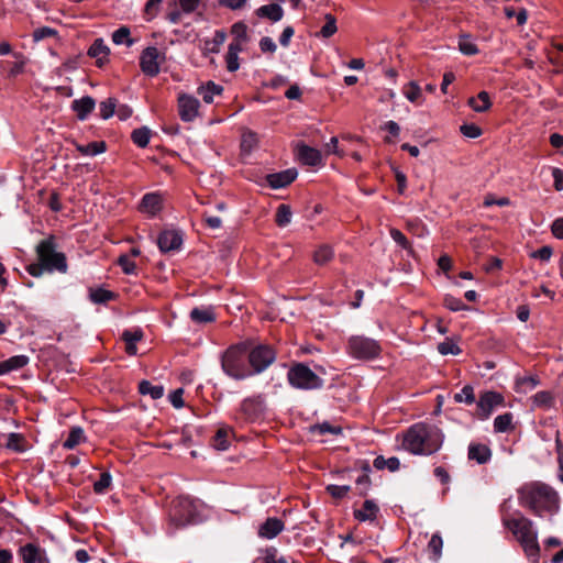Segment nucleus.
Instances as JSON below:
<instances>
[{
	"instance_id": "obj_25",
	"label": "nucleus",
	"mask_w": 563,
	"mask_h": 563,
	"mask_svg": "<svg viewBox=\"0 0 563 563\" xmlns=\"http://www.w3.org/2000/svg\"><path fill=\"white\" fill-rule=\"evenodd\" d=\"M467 104L476 112H486L492 107L489 93L485 90L478 92L476 97H471Z\"/></svg>"
},
{
	"instance_id": "obj_5",
	"label": "nucleus",
	"mask_w": 563,
	"mask_h": 563,
	"mask_svg": "<svg viewBox=\"0 0 563 563\" xmlns=\"http://www.w3.org/2000/svg\"><path fill=\"white\" fill-rule=\"evenodd\" d=\"M246 341L229 346L221 356L223 372L238 380L251 377Z\"/></svg>"
},
{
	"instance_id": "obj_26",
	"label": "nucleus",
	"mask_w": 563,
	"mask_h": 563,
	"mask_svg": "<svg viewBox=\"0 0 563 563\" xmlns=\"http://www.w3.org/2000/svg\"><path fill=\"white\" fill-rule=\"evenodd\" d=\"M74 145L81 155L86 156H95L107 151V143L104 141H95L87 145L75 142Z\"/></svg>"
},
{
	"instance_id": "obj_14",
	"label": "nucleus",
	"mask_w": 563,
	"mask_h": 563,
	"mask_svg": "<svg viewBox=\"0 0 563 563\" xmlns=\"http://www.w3.org/2000/svg\"><path fill=\"white\" fill-rule=\"evenodd\" d=\"M156 244L162 255L173 256L176 252V229L162 230L156 238Z\"/></svg>"
},
{
	"instance_id": "obj_52",
	"label": "nucleus",
	"mask_w": 563,
	"mask_h": 563,
	"mask_svg": "<svg viewBox=\"0 0 563 563\" xmlns=\"http://www.w3.org/2000/svg\"><path fill=\"white\" fill-rule=\"evenodd\" d=\"M443 305L451 311H461L468 309L467 306L460 299L452 295H445L443 298Z\"/></svg>"
},
{
	"instance_id": "obj_62",
	"label": "nucleus",
	"mask_w": 563,
	"mask_h": 563,
	"mask_svg": "<svg viewBox=\"0 0 563 563\" xmlns=\"http://www.w3.org/2000/svg\"><path fill=\"white\" fill-rule=\"evenodd\" d=\"M438 351L442 355H457L461 353V349L452 341L445 340L438 345Z\"/></svg>"
},
{
	"instance_id": "obj_39",
	"label": "nucleus",
	"mask_w": 563,
	"mask_h": 563,
	"mask_svg": "<svg viewBox=\"0 0 563 563\" xmlns=\"http://www.w3.org/2000/svg\"><path fill=\"white\" fill-rule=\"evenodd\" d=\"M291 209L288 205L282 203L278 206L275 214V222L278 227L285 228L291 221Z\"/></svg>"
},
{
	"instance_id": "obj_12",
	"label": "nucleus",
	"mask_w": 563,
	"mask_h": 563,
	"mask_svg": "<svg viewBox=\"0 0 563 563\" xmlns=\"http://www.w3.org/2000/svg\"><path fill=\"white\" fill-rule=\"evenodd\" d=\"M200 102L197 98L180 95L178 96V115L185 122L192 121L199 114Z\"/></svg>"
},
{
	"instance_id": "obj_21",
	"label": "nucleus",
	"mask_w": 563,
	"mask_h": 563,
	"mask_svg": "<svg viewBox=\"0 0 563 563\" xmlns=\"http://www.w3.org/2000/svg\"><path fill=\"white\" fill-rule=\"evenodd\" d=\"M189 317L191 321L196 324L211 323L217 320L214 308L211 306L196 307L190 311Z\"/></svg>"
},
{
	"instance_id": "obj_10",
	"label": "nucleus",
	"mask_w": 563,
	"mask_h": 563,
	"mask_svg": "<svg viewBox=\"0 0 563 563\" xmlns=\"http://www.w3.org/2000/svg\"><path fill=\"white\" fill-rule=\"evenodd\" d=\"M505 398L500 393L486 390L479 395L476 402V416L481 420H486L497 406H504Z\"/></svg>"
},
{
	"instance_id": "obj_29",
	"label": "nucleus",
	"mask_w": 563,
	"mask_h": 563,
	"mask_svg": "<svg viewBox=\"0 0 563 563\" xmlns=\"http://www.w3.org/2000/svg\"><path fill=\"white\" fill-rule=\"evenodd\" d=\"M531 399L534 407L544 410L551 409L555 405V397L549 390L538 391L536 395L532 396Z\"/></svg>"
},
{
	"instance_id": "obj_44",
	"label": "nucleus",
	"mask_w": 563,
	"mask_h": 563,
	"mask_svg": "<svg viewBox=\"0 0 563 563\" xmlns=\"http://www.w3.org/2000/svg\"><path fill=\"white\" fill-rule=\"evenodd\" d=\"M112 41L117 45L126 44L129 47L134 43V40L130 37V29L126 26L115 30L112 34Z\"/></svg>"
},
{
	"instance_id": "obj_49",
	"label": "nucleus",
	"mask_w": 563,
	"mask_h": 563,
	"mask_svg": "<svg viewBox=\"0 0 563 563\" xmlns=\"http://www.w3.org/2000/svg\"><path fill=\"white\" fill-rule=\"evenodd\" d=\"M231 34L233 35V40H238L240 42H249L250 37L247 35V25L243 21L235 22L231 26Z\"/></svg>"
},
{
	"instance_id": "obj_41",
	"label": "nucleus",
	"mask_w": 563,
	"mask_h": 563,
	"mask_svg": "<svg viewBox=\"0 0 563 563\" xmlns=\"http://www.w3.org/2000/svg\"><path fill=\"white\" fill-rule=\"evenodd\" d=\"M459 49L466 56H474L479 52L477 45L471 40L468 34L460 36Z\"/></svg>"
},
{
	"instance_id": "obj_32",
	"label": "nucleus",
	"mask_w": 563,
	"mask_h": 563,
	"mask_svg": "<svg viewBox=\"0 0 563 563\" xmlns=\"http://www.w3.org/2000/svg\"><path fill=\"white\" fill-rule=\"evenodd\" d=\"M514 415L511 412H505L499 415L494 420V431L498 433L509 432L515 429L512 424Z\"/></svg>"
},
{
	"instance_id": "obj_16",
	"label": "nucleus",
	"mask_w": 563,
	"mask_h": 563,
	"mask_svg": "<svg viewBox=\"0 0 563 563\" xmlns=\"http://www.w3.org/2000/svg\"><path fill=\"white\" fill-rule=\"evenodd\" d=\"M96 108V100L91 96H84L70 103V109L76 113L79 121H85Z\"/></svg>"
},
{
	"instance_id": "obj_46",
	"label": "nucleus",
	"mask_w": 563,
	"mask_h": 563,
	"mask_svg": "<svg viewBox=\"0 0 563 563\" xmlns=\"http://www.w3.org/2000/svg\"><path fill=\"white\" fill-rule=\"evenodd\" d=\"M540 385L538 376H525L516 379L517 391H527V389H533Z\"/></svg>"
},
{
	"instance_id": "obj_36",
	"label": "nucleus",
	"mask_w": 563,
	"mask_h": 563,
	"mask_svg": "<svg viewBox=\"0 0 563 563\" xmlns=\"http://www.w3.org/2000/svg\"><path fill=\"white\" fill-rule=\"evenodd\" d=\"M139 393L150 395L152 399H159L164 395V387L162 385H152L148 380H142L139 384Z\"/></svg>"
},
{
	"instance_id": "obj_33",
	"label": "nucleus",
	"mask_w": 563,
	"mask_h": 563,
	"mask_svg": "<svg viewBox=\"0 0 563 563\" xmlns=\"http://www.w3.org/2000/svg\"><path fill=\"white\" fill-rule=\"evenodd\" d=\"M5 448L14 452L22 453L26 451L27 442L23 434L12 432L8 435Z\"/></svg>"
},
{
	"instance_id": "obj_60",
	"label": "nucleus",
	"mask_w": 563,
	"mask_h": 563,
	"mask_svg": "<svg viewBox=\"0 0 563 563\" xmlns=\"http://www.w3.org/2000/svg\"><path fill=\"white\" fill-rule=\"evenodd\" d=\"M510 203L511 202H510V199L508 197L496 198L492 194L486 195L485 198H484V201H483V206L485 208H489L492 206L506 207V206H509Z\"/></svg>"
},
{
	"instance_id": "obj_43",
	"label": "nucleus",
	"mask_w": 563,
	"mask_h": 563,
	"mask_svg": "<svg viewBox=\"0 0 563 563\" xmlns=\"http://www.w3.org/2000/svg\"><path fill=\"white\" fill-rule=\"evenodd\" d=\"M402 92L405 97L413 103H417L420 101L422 97L421 88L416 81L408 82L404 89Z\"/></svg>"
},
{
	"instance_id": "obj_45",
	"label": "nucleus",
	"mask_w": 563,
	"mask_h": 563,
	"mask_svg": "<svg viewBox=\"0 0 563 563\" xmlns=\"http://www.w3.org/2000/svg\"><path fill=\"white\" fill-rule=\"evenodd\" d=\"M453 398L457 404L464 402L466 405H473L475 402L474 388L471 385H465Z\"/></svg>"
},
{
	"instance_id": "obj_11",
	"label": "nucleus",
	"mask_w": 563,
	"mask_h": 563,
	"mask_svg": "<svg viewBox=\"0 0 563 563\" xmlns=\"http://www.w3.org/2000/svg\"><path fill=\"white\" fill-rule=\"evenodd\" d=\"M159 52L156 47H146L140 56L141 70L150 77H154L159 73Z\"/></svg>"
},
{
	"instance_id": "obj_15",
	"label": "nucleus",
	"mask_w": 563,
	"mask_h": 563,
	"mask_svg": "<svg viewBox=\"0 0 563 563\" xmlns=\"http://www.w3.org/2000/svg\"><path fill=\"white\" fill-rule=\"evenodd\" d=\"M264 410V399L261 395L247 397L241 402V411L247 420L257 419Z\"/></svg>"
},
{
	"instance_id": "obj_7",
	"label": "nucleus",
	"mask_w": 563,
	"mask_h": 563,
	"mask_svg": "<svg viewBox=\"0 0 563 563\" xmlns=\"http://www.w3.org/2000/svg\"><path fill=\"white\" fill-rule=\"evenodd\" d=\"M206 518L203 501L189 495H178V528L202 523Z\"/></svg>"
},
{
	"instance_id": "obj_4",
	"label": "nucleus",
	"mask_w": 563,
	"mask_h": 563,
	"mask_svg": "<svg viewBox=\"0 0 563 563\" xmlns=\"http://www.w3.org/2000/svg\"><path fill=\"white\" fill-rule=\"evenodd\" d=\"M533 526V521L523 516L520 510H515L514 518H505V528L510 530L516 537L526 555L532 562H537L540 556V545L538 543V533Z\"/></svg>"
},
{
	"instance_id": "obj_23",
	"label": "nucleus",
	"mask_w": 563,
	"mask_h": 563,
	"mask_svg": "<svg viewBox=\"0 0 563 563\" xmlns=\"http://www.w3.org/2000/svg\"><path fill=\"white\" fill-rule=\"evenodd\" d=\"M255 14L260 18H265L273 22H278L284 16V10L279 4L271 3L264 4L256 9Z\"/></svg>"
},
{
	"instance_id": "obj_19",
	"label": "nucleus",
	"mask_w": 563,
	"mask_h": 563,
	"mask_svg": "<svg viewBox=\"0 0 563 563\" xmlns=\"http://www.w3.org/2000/svg\"><path fill=\"white\" fill-rule=\"evenodd\" d=\"M285 528L283 520L276 517L267 518L258 528V536L263 539L277 537Z\"/></svg>"
},
{
	"instance_id": "obj_48",
	"label": "nucleus",
	"mask_w": 563,
	"mask_h": 563,
	"mask_svg": "<svg viewBox=\"0 0 563 563\" xmlns=\"http://www.w3.org/2000/svg\"><path fill=\"white\" fill-rule=\"evenodd\" d=\"M324 19L325 23L321 27L319 35L324 38H329L338 31L336 19L332 14H325Z\"/></svg>"
},
{
	"instance_id": "obj_61",
	"label": "nucleus",
	"mask_w": 563,
	"mask_h": 563,
	"mask_svg": "<svg viewBox=\"0 0 563 563\" xmlns=\"http://www.w3.org/2000/svg\"><path fill=\"white\" fill-rule=\"evenodd\" d=\"M14 57L21 58L19 62L11 63V67L8 71V77L14 78L24 71L25 60L21 53H14Z\"/></svg>"
},
{
	"instance_id": "obj_57",
	"label": "nucleus",
	"mask_w": 563,
	"mask_h": 563,
	"mask_svg": "<svg viewBox=\"0 0 563 563\" xmlns=\"http://www.w3.org/2000/svg\"><path fill=\"white\" fill-rule=\"evenodd\" d=\"M262 563H288L284 556H278L276 548L271 547L265 550V554L262 558Z\"/></svg>"
},
{
	"instance_id": "obj_47",
	"label": "nucleus",
	"mask_w": 563,
	"mask_h": 563,
	"mask_svg": "<svg viewBox=\"0 0 563 563\" xmlns=\"http://www.w3.org/2000/svg\"><path fill=\"white\" fill-rule=\"evenodd\" d=\"M112 483V476L109 472H102L98 481L93 484V492L96 494H104L108 492Z\"/></svg>"
},
{
	"instance_id": "obj_2",
	"label": "nucleus",
	"mask_w": 563,
	"mask_h": 563,
	"mask_svg": "<svg viewBox=\"0 0 563 563\" xmlns=\"http://www.w3.org/2000/svg\"><path fill=\"white\" fill-rule=\"evenodd\" d=\"M37 263L26 266V272L33 277H41L45 272L66 274L68 271L67 257L58 251L56 238H48L38 242L35 247Z\"/></svg>"
},
{
	"instance_id": "obj_42",
	"label": "nucleus",
	"mask_w": 563,
	"mask_h": 563,
	"mask_svg": "<svg viewBox=\"0 0 563 563\" xmlns=\"http://www.w3.org/2000/svg\"><path fill=\"white\" fill-rule=\"evenodd\" d=\"M200 438L199 430L194 426L186 424L181 429V442L184 445L197 444Z\"/></svg>"
},
{
	"instance_id": "obj_37",
	"label": "nucleus",
	"mask_w": 563,
	"mask_h": 563,
	"mask_svg": "<svg viewBox=\"0 0 563 563\" xmlns=\"http://www.w3.org/2000/svg\"><path fill=\"white\" fill-rule=\"evenodd\" d=\"M151 130L147 126L135 129L131 133V140L139 147H146L150 143Z\"/></svg>"
},
{
	"instance_id": "obj_59",
	"label": "nucleus",
	"mask_w": 563,
	"mask_h": 563,
	"mask_svg": "<svg viewBox=\"0 0 563 563\" xmlns=\"http://www.w3.org/2000/svg\"><path fill=\"white\" fill-rule=\"evenodd\" d=\"M460 132L470 139H476L482 135V129L475 123H464L460 126Z\"/></svg>"
},
{
	"instance_id": "obj_55",
	"label": "nucleus",
	"mask_w": 563,
	"mask_h": 563,
	"mask_svg": "<svg viewBox=\"0 0 563 563\" xmlns=\"http://www.w3.org/2000/svg\"><path fill=\"white\" fill-rule=\"evenodd\" d=\"M32 36H33L34 42H40V41H43L48 37L57 36V31L49 26H42V27L35 29L33 31Z\"/></svg>"
},
{
	"instance_id": "obj_40",
	"label": "nucleus",
	"mask_w": 563,
	"mask_h": 563,
	"mask_svg": "<svg viewBox=\"0 0 563 563\" xmlns=\"http://www.w3.org/2000/svg\"><path fill=\"white\" fill-rule=\"evenodd\" d=\"M115 297L117 295L113 291L103 288L90 289L89 294V298L93 303H107Z\"/></svg>"
},
{
	"instance_id": "obj_24",
	"label": "nucleus",
	"mask_w": 563,
	"mask_h": 563,
	"mask_svg": "<svg viewBox=\"0 0 563 563\" xmlns=\"http://www.w3.org/2000/svg\"><path fill=\"white\" fill-rule=\"evenodd\" d=\"M378 511L379 508L374 500L366 499L363 504V509L354 510V518L358 521H373L376 519Z\"/></svg>"
},
{
	"instance_id": "obj_13",
	"label": "nucleus",
	"mask_w": 563,
	"mask_h": 563,
	"mask_svg": "<svg viewBox=\"0 0 563 563\" xmlns=\"http://www.w3.org/2000/svg\"><path fill=\"white\" fill-rule=\"evenodd\" d=\"M297 176L298 172L296 168H288L278 173L267 174L265 180L272 189H280L294 183Z\"/></svg>"
},
{
	"instance_id": "obj_30",
	"label": "nucleus",
	"mask_w": 563,
	"mask_h": 563,
	"mask_svg": "<svg viewBox=\"0 0 563 563\" xmlns=\"http://www.w3.org/2000/svg\"><path fill=\"white\" fill-rule=\"evenodd\" d=\"M162 208V197L158 194H146L141 200L143 211L155 214Z\"/></svg>"
},
{
	"instance_id": "obj_3",
	"label": "nucleus",
	"mask_w": 563,
	"mask_h": 563,
	"mask_svg": "<svg viewBox=\"0 0 563 563\" xmlns=\"http://www.w3.org/2000/svg\"><path fill=\"white\" fill-rule=\"evenodd\" d=\"M442 438L440 429L435 426L419 422L406 432L404 446L415 455H430L441 448Z\"/></svg>"
},
{
	"instance_id": "obj_20",
	"label": "nucleus",
	"mask_w": 563,
	"mask_h": 563,
	"mask_svg": "<svg viewBox=\"0 0 563 563\" xmlns=\"http://www.w3.org/2000/svg\"><path fill=\"white\" fill-rule=\"evenodd\" d=\"M298 157L302 164L308 166L314 167L322 164L321 152L306 144L298 146Z\"/></svg>"
},
{
	"instance_id": "obj_51",
	"label": "nucleus",
	"mask_w": 563,
	"mask_h": 563,
	"mask_svg": "<svg viewBox=\"0 0 563 563\" xmlns=\"http://www.w3.org/2000/svg\"><path fill=\"white\" fill-rule=\"evenodd\" d=\"M389 233H390L391 239L399 246H401L404 250L408 251L410 254L413 253L411 243L409 242V240L406 238V235L400 230L393 228V229H390Z\"/></svg>"
},
{
	"instance_id": "obj_6",
	"label": "nucleus",
	"mask_w": 563,
	"mask_h": 563,
	"mask_svg": "<svg viewBox=\"0 0 563 563\" xmlns=\"http://www.w3.org/2000/svg\"><path fill=\"white\" fill-rule=\"evenodd\" d=\"M247 344L249 364L251 377L265 372L277 357L276 350L266 343H258L252 340H245Z\"/></svg>"
},
{
	"instance_id": "obj_53",
	"label": "nucleus",
	"mask_w": 563,
	"mask_h": 563,
	"mask_svg": "<svg viewBox=\"0 0 563 563\" xmlns=\"http://www.w3.org/2000/svg\"><path fill=\"white\" fill-rule=\"evenodd\" d=\"M162 2L163 0H147L144 7V18L146 21H151L157 15Z\"/></svg>"
},
{
	"instance_id": "obj_27",
	"label": "nucleus",
	"mask_w": 563,
	"mask_h": 563,
	"mask_svg": "<svg viewBox=\"0 0 563 563\" xmlns=\"http://www.w3.org/2000/svg\"><path fill=\"white\" fill-rule=\"evenodd\" d=\"M232 430L227 427L219 428L216 434L211 438V445L220 451H224L230 446V433Z\"/></svg>"
},
{
	"instance_id": "obj_1",
	"label": "nucleus",
	"mask_w": 563,
	"mask_h": 563,
	"mask_svg": "<svg viewBox=\"0 0 563 563\" xmlns=\"http://www.w3.org/2000/svg\"><path fill=\"white\" fill-rule=\"evenodd\" d=\"M518 501L537 517L554 516L560 511L561 499L558 492L542 482L523 485L518 489Z\"/></svg>"
},
{
	"instance_id": "obj_50",
	"label": "nucleus",
	"mask_w": 563,
	"mask_h": 563,
	"mask_svg": "<svg viewBox=\"0 0 563 563\" xmlns=\"http://www.w3.org/2000/svg\"><path fill=\"white\" fill-rule=\"evenodd\" d=\"M442 547H443L442 537L440 536V533H434L428 543V550L435 560L441 556Z\"/></svg>"
},
{
	"instance_id": "obj_35",
	"label": "nucleus",
	"mask_w": 563,
	"mask_h": 563,
	"mask_svg": "<svg viewBox=\"0 0 563 563\" xmlns=\"http://www.w3.org/2000/svg\"><path fill=\"white\" fill-rule=\"evenodd\" d=\"M334 257V251L333 249L328 244L320 245L314 252H313V262L317 265H324L332 261Z\"/></svg>"
},
{
	"instance_id": "obj_58",
	"label": "nucleus",
	"mask_w": 563,
	"mask_h": 563,
	"mask_svg": "<svg viewBox=\"0 0 563 563\" xmlns=\"http://www.w3.org/2000/svg\"><path fill=\"white\" fill-rule=\"evenodd\" d=\"M5 363L10 369V372H12V371L20 369V368L24 367L25 365H27L29 357L26 355H14V356H11L8 360H5Z\"/></svg>"
},
{
	"instance_id": "obj_63",
	"label": "nucleus",
	"mask_w": 563,
	"mask_h": 563,
	"mask_svg": "<svg viewBox=\"0 0 563 563\" xmlns=\"http://www.w3.org/2000/svg\"><path fill=\"white\" fill-rule=\"evenodd\" d=\"M143 331L140 328L133 330H124L122 332L121 339L123 342H132L136 343L143 339Z\"/></svg>"
},
{
	"instance_id": "obj_8",
	"label": "nucleus",
	"mask_w": 563,
	"mask_h": 563,
	"mask_svg": "<svg viewBox=\"0 0 563 563\" xmlns=\"http://www.w3.org/2000/svg\"><path fill=\"white\" fill-rule=\"evenodd\" d=\"M289 385L297 389L313 390L321 389L324 380L312 372L305 363H294L287 373Z\"/></svg>"
},
{
	"instance_id": "obj_18",
	"label": "nucleus",
	"mask_w": 563,
	"mask_h": 563,
	"mask_svg": "<svg viewBox=\"0 0 563 563\" xmlns=\"http://www.w3.org/2000/svg\"><path fill=\"white\" fill-rule=\"evenodd\" d=\"M110 48L102 38H96L88 49V55L96 59V66L102 68L109 62Z\"/></svg>"
},
{
	"instance_id": "obj_31",
	"label": "nucleus",
	"mask_w": 563,
	"mask_h": 563,
	"mask_svg": "<svg viewBox=\"0 0 563 563\" xmlns=\"http://www.w3.org/2000/svg\"><path fill=\"white\" fill-rule=\"evenodd\" d=\"M86 437L81 427H73L67 439L63 443V448L67 450L75 449L79 443L85 442Z\"/></svg>"
},
{
	"instance_id": "obj_54",
	"label": "nucleus",
	"mask_w": 563,
	"mask_h": 563,
	"mask_svg": "<svg viewBox=\"0 0 563 563\" xmlns=\"http://www.w3.org/2000/svg\"><path fill=\"white\" fill-rule=\"evenodd\" d=\"M327 493L334 499H342L344 498L347 493L351 490V487L349 485H328L325 487Z\"/></svg>"
},
{
	"instance_id": "obj_9",
	"label": "nucleus",
	"mask_w": 563,
	"mask_h": 563,
	"mask_svg": "<svg viewBox=\"0 0 563 563\" xmlns=\"http://www.w3.org/2000/svg\"><path fill=\"white\" fill-rule=\"evenodd\" d=\"M347 352L355 360L371 361L380 355L382 346L372 338L353 335L347 341Z\"/></svg>"
},
{
	"instance_id": "obj_56",
	"label": "nucleus",
	"mask_w": 563,
	"mask_h": 563,
	"mask_svg": "<svg viewBox=\"0 0 563 563\" xmlns=\"http://www.w3.org/2000/svg\"><path fill=\"white\" fill-rule=\"evenodd\" d=\"M257 137L253 132L244 133L241 141V150L244 153H251L252 150L256 146Z\"/></svg>"
},
{
	"instance_id": "obj_17",
	"label": "nucleus",
	"mask_w": 563,
	"mask_h": 563,
	"mask_svg": "<svg viewBox=\"0 0 563 563\" xmlns=\"http://www.w3.org/2000/svg\"><path fill=\"white\" fill-rule=\"evenodd\" d=\"M492 450L488 445L471 442L467 449V457L478 464H486L492 460Z\"/></svg>"
},
{
	"instance_id": "obj_28",
	"label": "nucleus",
	"mask_w": 563,
	"mask_h": 563,
	"mask_svg": "<svg viewBox=\"0 0 563 563\" xmlns=\"http://www.w3.org/2000/svg\"><path fill=\"white\" fill-rule=\"evenodd\" d=\"M227 37L228 35L224 30H216L213 37L211 40L205 41V52L218 54L220 52L221 46L227 41Z\"/></svg>"
},
{
	"instance_id": "obj_64",
	"label": "nucleus",
	"mask_w": 563,
	"mask_h": 563,
	"mask_svg": "<svg viewBox=\"0 0 563 563\" xmlns=\"http://www.w3.org/2000/svg\"><path fill=\"white\" fill-rule=\"evenodd\" d=\"M371 486V478L367 474H363L356 479V488L357 494L362 497H365L368 493Z\"/></svg>"
},
{
	"instance_id": "obj_34",
	"label": "nucleus",
	"mask_w": 563,
	"mask_h": 563,
	"mask_svg": "<svg viewBox=\"0 0 563 563\" xmlns=\"http://www.w3.org/2000/svg\"><path fill=\"white\" fill-rule=\"evenodd\" d=\"M223 91V87L220 85H217L213 81H208L207 85L203 87L201 86L198 89L199 95H201L203 101L206 103H212L213 102V96L221 95Z\"/></svg>"
},
{
	"instance_id": "obj_22",
	"label": "nucleus",
	"mask_w": 563,
	"mask_h": 563,
	"mask_svg": "<svg viewBox=\"0 0 563 563\" xmlns=\"http://www.w3.org/2000/svg\"><path fill=\"white\" fill-rule=\"evenodd\" d=\"M24 563H38L42 555H46L45 551L34 543H26L19 550Z\"/></svg>"
},
{
	"instance_id": "obj_38",
	"label": "nucleus",
	"mask_w": 563,
	"mask_h": 563,
	"mask_svg": "<svg viewBox=\"0 0 563 563\" xmlns=\"http://www.w3.org/2000/svg\"><path fill=\"white\" fill-rule=\"evenodd\" d=\"M117 107L118 99L112 97L107 98L99 103V117L103 120L110 119L115 113Z\"/></svg>"
}]
</instances>
